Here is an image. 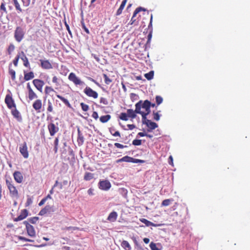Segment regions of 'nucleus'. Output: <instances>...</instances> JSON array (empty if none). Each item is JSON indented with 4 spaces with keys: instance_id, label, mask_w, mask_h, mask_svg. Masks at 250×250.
<instances>
[{
    "instance_id": "f03ea898",
    "label": "nucleus",
    "mask_w": 250,
    "mask_h": 250,
    "mask_svg": "<svg viewBox=\"0 0 250 250\" xmlns=\"http://www.w3.org/2000/svg\"><path fill=\"white\" fill-rule=\"evenodd\" d=\"M5 183L9 190L10 197L12 198L18 199L20 197L19 192L12 179L11 178L6 179Z\"/></svg>"
},
{
    "instance_id": "7ed1b4c3",
    "label": "nucleus",
    "mask_w": 250,
    "mask_h": 250,
    "mask_svg": "<svg viewBox=\"0 0 250 250\" xmlns=\"http://www.w3.org/2000/svg\"><path fill=\"white\" fill-rule=\"evenodd\" d=\"M25 29L23 27L20 26H17L14 32V37L15 40L18 42H21L25 37Z\"/></svg>"
},
{
    "instance_id": "a19ab883",
    "label": "nucleus",
    "mask_w": 250,
    "mask_h": 250,
    "mask_svg": "<svg viewBox=\"0 0 250 250\" xmlns=\"http://www.w3.org/2000/svg\"><path fill=\"white\" fill-rule=\"evenodd\" d=\"M9 73L11 76V78L12 80H15L16 79V72L14 70L12 69H9Z\"/></svg>"
},
{
    "instance_id": "aec40b11",
    "label": "nucleus",
    "mask_w": 250,
    "mask_h": 250,
    "mask_svg": "<svg viewBox=\"0 0 250 250\" xmlns=\"http://www.w3.org/2000/svg\"><path fill=\"white\" fill-rule=\"evenodd\" d=\"M118 217V214L115 211H113L110 214H109L108 216L107 217V220L111 222H114L116 221Z\"/></svg>"
},
{
    "instance_id": "8fccbe9b",
    "label": "nucleus",
    "mask_w": 250,
    "mask_h": 250,
    "mask_svg": "<svg viewBox=\"0 0 250 250\" xmlns=\"http://www.w3.org/2000/svg\"><path fill=\"white\" fill-rule=\"evenodd\" d=\"M163 99L160 96H156V102L157 105H159L163 102Z\"/></svg>"
},
{
    "instance_id": "4be33fe9",
    "label": "nucleus",
    "mask_w": 250,
    "mask_h": 250,
    "mask_svg": "<svg viewBox=\"0 0 250 250\" xmlns=\"http://www.w3.org/2000/svg\"><path fill=\"white\" fill-rule=\"evenodd\" d=\"M24 79L25 81L30 80L34 78V73L32 71L26 72L24 71Z\"/></svg>"
},
{
    "instance_id": "ea45409f",
    "label": "nucleus",
    "mask_w": 250,
    "mask_h": 250,
    "mask_svg": "<svg viewBox=\"0 0 250 250\" xmlns=\"http://www.w3.org/2000/svg\"><path fill=\"white\" fill-rule=\"evenodd\" d=\"M103 77L104 79V82L105 84H109L112 83V80L110 79L106 74H103Z\"/></svg>"
},
{
    "instance_id": "393cba45",
    "label": "nucleus",
    "mask_w": 250,
    "mask_h": 250,
    "mask_svg": "<svg viewBox=\"0 0 250 250\" xmlns=\"http://www.w3.org/2000/svg\"><path fill=\"white\" fill-rule=\"evenodd\" d=\"M56 96L58 98L60 99L69 108L71 107V105L67 99L58 94L56 95Z\"/></svg>"
},
{
    "instance_id": "338daca9",
    "label": "nucleus",
    "mask_w": 250,
    "mask_h": 250,
    "mask_svg": "<svg viewBox=\"0 0 250 250\" xmlns=\"http://www.w3.org/2000/svg\"><path fill=\"white\" fill-rule=\"evenodd\" d=\"M151 38H152V32L151 31V32H150V33H149V34L147 36V43H148L150 42Z\"/></svg>"
},
{
    "instance_id": "58836bf2",
    "label": "nucleus",
    "mask_w": 250,
    "mask_h": 250,
    "mask_svg": "<svg viewBox=\"0 0 250 250\" xmlns=\"http://www.w3.org/2000/svg\"><path fill=\"white\" fill-rule=\"evenodd\" d=\"M110 133L115 137L118 136L119 137H121L120 133L118 131H115L113 128H110Z\"/></svg>"
},
{
    "instance_id": "dca6fc26",
    "label": "nucleus",
    "mask_w": 250,
    "mask_h": 250,
    "mask_svg": "<svg viewBox=\"0 0 250 250\" xmlns=\"http://www.w3.org/2000/svg\"><path fill=\"white\" fill-rule=\"evenodd\" d=\"M20 58L23 61V65L27 68L30 69V65L28 59L23 51H21L20 53Z\"/></svg>"
},
{
    "instance_id": "774afa93",
    "label": "nucleus",
    "mask_w": 250,
    "mask_h": 250,
    "mask_svg": "<svg viewBox=\"0 0 250 250\" xmlns=\"http://www.w3.org/2000/svg\"><path fill=\"white\" fill-rule=\"evenodd\" d=\"M46 201V198H43V199H42L40 201V202L39 203V205L40 206H41L43 205L44 204V203L45 202V201Z\"/></svg>"
},
{
    "instance_id": "680f3d73",
    "label": "nucleus",
    "mask_w": 250,
    "mask_h": 250,
    "mask_svg": "<svg viewBox=\"0 0 250 250\" xmlns=\"http://www.w3.org/2000/svg\"><path fill=\"white\" fill-rule=\"evenodd\" d=\"M78 228H77V227H66L64 229L65 230H76V229H78Z\"/></svg>"
},
{
    "instance_id": "7c9ffc66",
    "label": "nucleus",
    "mask_w": 250,
    "mask_h": 250,
    "mask_svg": "<svg viewBox=\"0 0 250 250\" xmlns=\"http://www.w3.org/2000/svg\"><path fill=\"white\" fill-rule=\"evenodd\" d=\"M111 119V116L110 115H106L102 116L100 118V121L103 123H105L107 122Z\"/></svg>"
},
{
    "instance_id": "f3484780",
    "label": "nucleus",
    "mask_w": 250,
    "mask_h": 250,
    "mask_svg": "<svg viewBox=\"0 0 250 250\" xmlns=\"http://www.w3.org/2000/svg\"><path fill=\"white\" fill-rule=\"evenodd\" d=\"M13 177L17 183L21 184L22 182L23 177L21 172L18 171H15L13 173Z\"/></svg>"
},
{
    "instance_id": "0e129e2a",
    "label": "nucleus",
    "mask_w": 250,
    "mask_h": 250,
    "mask_svg": "<svg viewBox=\"0 0 250 250\" xmlns=\"http://www.w3.org/2000/svg\"><path fill=\"white\" fill-rule=\"evenodd\" d=\"M59 79L57 76H54L52 78V82L55 83L56 85H58Z\"/></svg>"
},
{
    "instance_id": "5fc2aeb1",
    "label": "nucleus",
    "mask_w": 250,
    "mask_h": 250,
    "mask_svg": "<svg viewBox=\"0 0 250 250\" xmlns=\"http://www.w3.org/2000/svg\"><path fill=\"white\" fill-rule=\"evenodd\" d=\"M32 203V199L30 197H28L25 203V206L28 207Z\"/></svg>"
},
{
    "instance_id": "a18cd8bd",
    "label": "nucleus",
    "mask_w": 250,
    "mask_h": 250,
    "mask_svg": "<svg viewBox=\"0 0 250 250\" xmlns=\"http://www.w3.org/2000/svg\"><path fill=\"white\" fill-rule=\"evenodd\" d=\"M80 105H81L82 109L83 111H87L88 110L89 106L87 104H86L83 103H81Z\"/></svg>"
},
{
    "instance_id": "c03bdc74",
    "label": "nucleus",
    "mask_w": 250,
    "mask_h": 250,
    "mask_svg": "<svg viewBox=\"0 0 250 250\" xmlns=\"http://www.w3.org/2000/svg\"><path fill=\"white\" fill-rule=\"evenodd\" d=\"M18 238L19 240L25 242H33L34 241L33 240L21 236H19Z\"/></svg>"
},
{
    "instance_id": "bf43d9fd",
    "label": "nucleus",
    "mask_w": 250,
    "mask_h": 250,
    "mask_svg": "<svg viewBox=\"0 0 250 250\" xmlns=\"http://www.w3.org/2000/svg\"><path fill=\"white\" fill-rule=\"evenodd\" d=\"M23 3V5L24 6H28L30 3L31 0H21Z\"/></svg>"
},
{
    "instance_id": "2eb2a0df",
    "label": "nucleus",
    "mask_w": 250,
    "mask_h": 250,
    "mask_svg": "<svg viewBox=\"0 0 250 250\" xmlns=\"http://www.w3.org/2000/svg\"><path fill=\"white\" fill-rule=\"evenodd\" d=\"M146 10V9L142 7H139L137 8L134 11L133 16L131 18L130 22L128 23V24L133 25L134 24H135L136 19H135V17L136 16L137 14L142 11H145Z\"/></svg>"
},
{
    "instance_id": "79ce46f5",
    "label": "nucleus",
    "mask_w": 250,
    "mask_h": 250,
    "mask_svg": "<svg viewBox=\"0 0 250 250\" xmlns=\"http://www.w3.org/2000/svg\"><path fill=\"white\" fill-rule=\"evenodd\" d=\"M120 119L123 121H127L128 119L126 113H121L120 115Z\"/></svg>"
},
{
    "instance_id": "9b49d317",
    "label": "nucleus",
    "mask_w": 250,
    "mask_h": 250,
    "mask_svg": "<svg viewBox=\"0 0 250 250\" xmlns=\"http://www.w3.org/2000/svg\"><path fill=\"white\" fill-rule=\"evenodd\" d=\"M20 152L24 158H27L29 153L27 149V146L26 142L21 144L19 148Z\"/></svg>"
},
{
    "instance_id": "49530a36",
    "label": "nucleus",
    "mask_w": 250,
    "mask_h": 250,
    "mask_svg": "<svg viewBox=\"0 0 250 250\" xmlns=\"http://www.w3.org/2000/svg\"><path fill=\"white\" fill-rule=\"evenodd\" d=\"M132 160H133L132 157H129L128 156H125L122 158V160L123 161V162H125L131 163V161Z\"/></svg>"
},
{
    "instance_id": "c756f323",
    "label": "nucleus",
    "mask_w": 250,
    "mask_h": 250,
    "mask_svg": "<svg viewBox=\"0 0 250 250\" xmlns=\"http://www.w3.org/2000/svg\"><path fill=\"white\" fill-rule=\"evenodd\" d=\"M121 246L125 250H131V248L129 244V243L125 240H124L121 243Z\"/></svg>"
},
{
    "instance_id": "de8ad7c7",
    "label": "nucleus",
    "mask_w": 250,
    "mask_h": 250,
    "mask_svg": "<svg viewBox=\"0 0 250 250\" xmlns=\"http://www.w3.org/2000/svg\"><path fill=\"white\" fill-rule=\"evenodd\" d=\"M20 58V53L17 55L14 60L13 61V64L15 66H17L19 59Z\"/></svg>"
},
{
    "instance_id": "c9c22d12",
    "label": "nucleus",
    "mask_w": 250,
    "mask_h": 250,
    "mask_svg": "<svg viewBox=\"0 0 250 250\" xmlns=\"http://www.w3.org/2000/svg\"><path fill=\"white\" fill-rule=\"evenodd\" d=\"M54 151L55 153H57L58 152V145H59V138L56 137L55 139L54 142Z\"/></svg>"
},
{
    "instance_id": "f257e3e1",
    "label": "nucleus",
    "mask_w": 250,
    "mask_h": 250,
    "mask_svg": "<svg viewBox=\"0 0 250 250\" xmlns=\"http://www.w3.org/2000/svg\"><path fill=\"white\" fill-rule=\"evenodd\" d=\"M151 102L146 100L145 101H139L135 104L136 112L141 114L142 119H146V117L150 112Z\"/></svg>"
},
{
    "instance_id": "473e14b6",
    "label": "nucleus",
    "mask_w": 250,
    "mask_h": 250,
    "mask_svg": "<svg viewBox=\"0 0 250 250\" xmlns=\"http://www.w3.org/2000/svg\"><path fill=\"white\" fill-rule=\"evenodd\" d=\"M50 207L49 206H46L43 208H42L39 212V214L40 215H44L49 210Z\"/></svg>"
},
{
    "instance_id": "052dcab7",
    "label": "nucleus",
    "mask_w": 250,
    "mask_h": 250,
    "mask_svg": "<svg viewBox=\"0 0 250 250\" xmlns=\"http://www.w3.org/2000/svg\"><path fill=\"white\" fill-rule=\"evenodd\" d=\"M64 24H65V26L66 27V28L68 32V33L69 34V35H70L71 36L72 35V33H71V31L70 29V27H69V25L67 23L66 21H64Z\"/></svg>"
},
{
    "instance_id": "c85d7f7f",
    "label": "nucleus",
    "mask_w": 250,
    "mask_h": 250,
    "mask_svg": "<svg viewBox=\"0 0 250 250\" xmlns=\"http://www.w3.org/2000/svg\"><path fill=\"white\" fill-rule=\"evenodd\" d=\"M56 92L55 90L54 89L53 87L49 86H46L44 89V93L46 95H50L51 94Z\"/></svg>"
},
{
    "instance_id": "5701e85b",
    "label": "nucleus",
    "mask_w": 250,
    "mask_h": 250,
    "mask_svg": "<svg viewBox=\"0 0 250 250\" xmlns=\"http://www.w3.org/2000/svg\"><path fill=\"white\" fill-rule=\"evenodd\" d=\"M77 142L79 146L82 145L84 142V137L79 128L78 129Z\"/></svg>"
},
{
    "instance_id": "09e8293b",
    "label": "nucleus",
    "mask_w": 250,
    "mask_h": 250,
    "mask_svg": "<svg viewBox=\"0 0 250 250\" xmlns=\"http://www.w3.org/2000/svg\"><path fill=\"white\" fill-rule=\"evenodd\" d=\"M100 103L104 105H107L108 104V100L104 97H101L100 100Z\"/></svg>"
},
{
    "instance_id": "2f4dec72",
    "label": "nucleus",
    "mask_w": 250,
    "mask_h": 250,
    "mask_svg": "<svg viewBox=\"0 0 250 250\" xmlns=\"http://www.w3.org/2000/svg\"><path fill=\"white\" fill-rule=\"evenodd\" d=\"M15 49V46L13 43H10L9 46L7 48V52L9 55H11L12 53L14 51Z\"/></svg>"
},
{
    "instance_id": "a878e982",
    "label": "nucleus",
    "mask_w": 250,
    "mask_h": 250,
    "mask_svg": "<svg viewBox=\"0 0 250 250\" xmlns=\"http://www.w3.org/2000/svg\"><path fill=\"white\" fill-rule=\"evenodd\" d=\"M137 112H136V109L133 110L131 109H128L127 110V115L128 117L131 118L132 119H134L136 117V114Z\"/></svg>"
},
{
    "instance_id": "3c124183",
    "label": "nucleus",
    "mask_w": 250,
    "mask_h": 250,
    "mask_svg": "<svg viewBox=\"0 0 250 250\" xmlns=\"http://www.w3.org/2000/svg\"><path fill=\"white\" fill-rule=\"evenodd\" d=\"M171 202L170 199H165L164 201H163L162 203V206H168Z\"/></svg>"
},
{
    "instance_id": "13d9d810",
    "label": "nucleus",
    "mask_w": 250,
    "mask_h": 250,
    "mask_svg": "<svg viewBox=\"0 0 250 250\" xmlns=\"http://www.w3.org/2000/svg\"><path fill=\"white\" fill-rule=\"evenodd\" d=\"M82 26L83 29L85 31V32L87 34H89L90 33L88 29L86 27L83 21L82 22Z\"/></svg>"
},
{
    "instance_id": "6e6552de",
    "label": "nucleus",
    "mask_w": 250,
    "mask_h": 250,
    "mask_svg": "<svg viewBox=\"0 0 250 250\" xmlns=\"http://www.w3.org/2000/svg\"><path fill=\"white\" fill-rule=\"evenodd\" d=\"M32 106L37 113H40L42 110H44V107L42 108V101L41 99H36L33 102Z\"/></svg>"
},
{
    "instance_id": "4468645a",
    "label": "nucleus",
    "mask_w": 250,
    "mask_h": 250,
    "mask_svg": "<svg viewBox=\"0 0 250 250\" xmlns=\"http://www.w3.org/2000/svg\"><path fill=\"white\" fill-rule=\"evenodd\" d=\"M33 83L35 87L41 92H42V89L43 85H44V82L43 81L40 79H34L33 81Z\"/></svg>"
},
{
    "instance_id": "cd10ccee",
    "label": "nucleus",
    "mask_w": 250,
    "mask_h": 250,
    "mask_svg": "<svg viewBox=\"0 0 250 250\" xmlns=\"http://www.w3.org/2000/svg\"><path fill=\"white\" fill-rule=\"evenodd\" d=\"M94 174L93 173L86 172L84 174L83 179L86 181H90L94 178Z\"/></svg>"
},
{
    "instance_id": "f704fd0d",
    "label": "nucleus",
    "mask_w": 250,
    "mask_h": 250,
    "mask_svg": "<svg viewBox=\"0 0 250 250\" xmlns=\"http://www.w3.org/2000/svg\"><path fill=\"white\" fill-rule=\"evenodd\" d=\"M0 11L2 15L4 13L6 14L7 13L5 4L4 2H1L0 5Z\"/></svg>"
},
{
    "instance_id": "1a4fd4ad",
    "label": "nucleus",
    "mask_w": 250,
    "mask_h": 250,
    "mask_svg": "<svg viewBox=\"0 0 250 250\" xmlns=\"http://www.w3.org/2000/svg\"><path fill=\"white\" fill-rule=\"evenodd\" d=\"M69 81L72 82L75 85H83L84 83L78 77H77L74 73L71 72L68 76Z\"/></svg>"
},
{
    "instance_id": "b1692460",
    "label": "nucleus",
    "mask_w": 250,
    "mask_h": 250,
    "mask_svg": "<svg viewBox=\"0 0 250 250\" xmlns=\"http://www.w3.org/2000/svg\"><path fill=\"white\" fill-rule=\"evenodd\" d=\"M140 221L141 222H142L144 224H145L147 227L150 226H153V227H159V226H161L160 224H154L153 223H152V222L147 220V219H146L145 218L140 219Z\"/></svg>"
},
{
    "instance_id": "ddd939ff",
    "label": "nucleus",
    "mask_w": 250,
    "mask_h": 250,
    "mask_svg": "<svg viewBox=\"0 0 250 250\" xmlns=\"http://www.w3.org/2000/svg\"><path fill=\"white\" fill-rule=\"evenodd\" d=\"M40 66L43 69H51L53 68L52 63L48 60H40Z\"/></svg>"
},
{
    "instance_id": "20e7f679",
    "label": "nucleus",
    "mask_w": 250,
    "mask_h": 250,
    "mask_svg": "<svg viewBox=\"0 0 250 250\" xmlns=\"http://www.w3.org/2000/svg\"><path fill=\"white\" fill-rule=\"evenodd\" d=\"M23 223L25 226L27 234L31 237H35L36 231L34 227L26 221H24Z\"/></svg>"
},
{
    "instance_id": "f8f14e48",
    "label": "nucleus",
    "mask_w": 250,
    "mask_h": 250,
    "mask_svg": "<svg viewBox=\"0 0 250 250\" xmlns=\"http://www.w3.org/2000/svg\"><path fill=\"white\" fill-rule=\"evenodd\" d=\"M47 128L51 136H54V135L59 130V127L56 126L53 123H50L48 124L47 125Z\"/></svg>"
},
{
    "instance_id": "412c9836",
    "label": "nucleus",
    "mask_w": 250,
    "mask_h": 250,
    "mask_svg": "<svg viewBox=\"0 0 250 250\" xmlns=\"http://www.w3.org/2000/svg\"><path fill=\"white\" fill-rule=\"evenodd\" d=\"M11 113L12 115L17 119L18 121H21L22 120V118L20 115L19 111L16 109V107L15 108H13L11 109Z\"/></svg>"
},
{
    "instance_id": "bb28decb",
    "label": "nucleus",
    "mask_w": 250,
    "mask_h": 250,
    "mask_svg": "<svg viewBox=\"0 0 250 250\" xmlns=\"http://www.w3.org/2000/svg\"><path fill=\"white\" fill-rule=\"evenodd\" d=\"M46 112L47 113H50L53 112V103L50 100L47 101Z\"/></svg>"
},
{
    "instance_id": "a211bd4d",
    "label": "nucleus",
    "mask_w": 250,
    "mask_h": 250,
    "mask_svg": "<svg viewBox=\"0 0 250 250\" xmlns=\"http://www.w3.org/2000/svg\"><path fill=\"white\" fill-rule=\"evenodd\" d=\"M27 88L28 91V98L31 101L34 99L37 98L38 96L32 89L29 83L27 84Z\"/></svg>"
},
{
    "instance_id": "69168bd1",
    "label": "nucleus",
    "mask_w": 250,
    "mask_h": 250,
    "mask_svg": "<svg viewBox=\"0 0 250 250\" xmlns=\"http://www.w3.org/2000/svg\"><path fill=\"white\" fill-rule=\"evenodd\" d=\"M92 117L95 120L98 119L99 118L98 113L96 111H94L92 114Z\"/></svg>"
},
{
    "instance_id": "6ab92c4d",
    "label": "nucleus",
    "mask_w": 250,
    "mask_h": 250,
    "mask_svg": "<svg viewBox=\"0 0 250 250\" xmlns=\"http://www.w3.org/2000/svg\"><path fill=\"white\" fill-rule=\"evenodd\" d=\"M28 215V211L26 209H24L21 211V214L16 218H15V221H19L22 220L25 218Z\"/></svg>"
},
{
    "instance_id": "e2e57ef3",
    "label": "nucleus",
    "mask_w": 250,
    "mask_h": 250,
    "mask_svg": "<svg viewBox=\"0 0 250 250\" xmlns=\"http://www.w3.org/2000/svg\"><path fill=\"white\" fill-rule=\"evenodd\" d=\"M132 159L133 160L131 161V163H143V162H144V161L142 160L135 159V158H132Z\"/></svg>"
},
{
    "instance_id": "6e6d98bb",
    "label": "nucleus",
    "mask_w": 250,
    "mask_h": 250,
    "mask_svg": "<svg viewBox=\"0 0 250 250\" xmlns=\"http://www.w3.org/2000/svg\"><path fill=\"white\" fill-rule=\"evenodd\" d=\"M127 0H123L119 8L123 11L125 8V6L126 2H127Z\"/></svg>"
},
{
    "instance_id": "39448f33",
    "label": "nucleus",
    "mask_w": 250,
    "mask_h": 250,
    "mask_svg": "<svg viewBox=\"0 0 250 250\" xmlns=\"http://www.w3.org/2000/svg\"><path fill=\"white\" fill-rule=\"evenodd\" d=\"M4 101L9 109H12L13 108H15L16 107V104L10 94L6 95Z\"/></svg>"
},
{
    "instance_id": "4d7b16f0",
    "label": "nucleus",
    "mask_w": 250,
    "mask_h": 250,
    "mask_svg": "<svg viewBox=\"0 0 250 250\" xmlns=\"http://www.w3.org/2000/svg\"><path fill=\"white\" fill-rule=\"evenodd\" d=\"M114 146L117 147V148H124L125 147H126L127 146H124L120 143H115L114 144Z\"/></svg>"
},
{
    "instance_id": "72a5a7b5",
    "label": "nucleus",
    "mask_w": 250,
    "mask_h": 250,
    "mask_svg": "<svg viewBox=\"0 0 250 250\" xmlns=\"http://www.w3.org/2000/svg\"><path fill=\"white\" fill-rule=\"evenodd\" d=\"M145 78L148 80H151L154 77V71H150L148 73L145 74Z\"/></svg>"
},
{
    "instance_id": "423d86ee",
    "label": "nucleus",
    "mask_w": 250,
    "mask_h": 250,
    "mask_svg": "<svg viewBox=\"0 0 250 250\" xmlns=\"http://www.w3.org/2000/svg\"><path fill=\"white\" fill-rule=\"evenodd\" d=\"M142 122L148 127V131H151L158 127V125L156 123L147 119L146 117V119H142Z\"/></svg>"
},
{
    "instance_id": "603ef678",
    "label": "nucleus",
    "mask_w": 250,
    "mask_h": 250,
    "mask_svg": "<svg viewBox=\"0 0 250 250\" xmlns=\"http://www.w3.org/2000/svg\"><path fill=\"white\" fill-rule=\"evenodd\" d=\"M142 144V140L135 139L132 141V145L134 146H140Z\"/></svg>"
},
{
    "instance_id": "864d4df0",
    "label": "nucleus",
    "mask_w": 250,
    "mask_h": 250,
    "mask_svg": "<svg viewBox=\"0 0 250 250\" xmlns=\"http://www.w3.org/2000/svg\"><path fill=\"white\" fill-rule=\"evenodd\" d=\"M150 248L151 249V250H160L157 247L155 243H153V242H151L150 244Z\"/></svg>"
},
{
    "instance_id": "4c0bfd02",
    "label": "nucleus",
    "mask_w": 250,
    "mask_h": 250,
    "mask_svg": "<svg viewBox=\"0 0 250 250\" xmlns=\"http://www.w3.org/2000/svg\"><path fill=\"white\" fill-rule=\"evenodd\" d=\"M14 4L15 6V8L19 12H21L22 11V9L21 8L20 5L18 1V0H13Z\"/></svg>"
},
{
    "instance_id": "9d476101",
    "label": "nucleus",
    "mask_w": 250,
    "mask_h": 250,
    "mask_svg": "<svg viewBox=\"0 0 250 250\" xmlns=\"http://www.w3.org/2000/svg\"><path fill=\"white\" fill-rule=\"evenodd\" d=\"M84 93L89 97H92L94 99H96L98 97V93L93 90L89 87L86 86L84 89Z\"/></svg>"
},
{
    "instance_id": "0eeeda50",
    "label": "nucleus",
    "mask_w": 250,
    "mask_h": 250,
    "mask_svg": "<svg viewBox=\"0 0 250 250\" xmlns=\"http://www.w3.org/2000/svg\"><path fill=\"white\" fill-rule=\"evenodd\" d=\"M98 187L100 189L106 191L110 188L111 185L108 180H101L98 183Z\"/></svg>"
},
{
    "instance_id": "37998d69",
    "label": "nucleus",
    "mask_w": 250,
    "mask_h": 250,
    "mask_svg": "<svg viewBox=\"0 0 250 250\" xmlns=\"http://www.w3.org/2000/svg\"><path fill=\"white\" fill-rule=\"evenodd\" d=\"M159 111L153 112V119L156 121H158L160 120V115L159 114Z\"/></svg>"
},
{
    "instance_id": "e433bc0d",
    "label": "nucleus",
    "mask_w": 250,
    "mask_h": 250,
    "mask_svg": "<svg viewBox=\"0 0 250 250\" xmlns=\"http://www.w3.org/2000/svg\"><path fill=\"white\" fill-rule=\"evenodd\" d=\"M38 220H39V217H33L28 219L27 221L29 224L31 223V224H35L37 223V222L38 221Z\"/></svg>"
}]
</instances>
